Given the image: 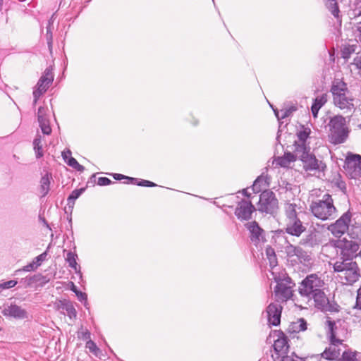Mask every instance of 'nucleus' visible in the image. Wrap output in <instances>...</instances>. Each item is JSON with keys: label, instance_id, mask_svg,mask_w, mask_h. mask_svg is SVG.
I'll return each mask as SVG.
<instances>
[{"label": "nucleus", "instance_id": "1", "mask_svg": "<svg viewBox=\"0 0 361 361\" xmlns=\"http://www.w3.org/2000/svg\"><path fill=\"white\" fill-rule=\"evenodd\" d=\"M330 92L333 96L334 105L344 112H350L355 110V99L350 94L347 84L342 80L333 81Z\"/></svg>", "mask_w": 361, "mask_h": 361}, {"label": "nucleus", "instance_id": "2", "mask_svg": "<svg viewBox=\"0 0 361 361\" xmlns=\"http://www.w3.org/2000/svg\"><path fill=\"white\" fill-rule=\"evenodd\" d=\"M329 140L333 145L344 143L348 138L350 130L346 124L345 118L341 115H336L329 122Z\"/></svg>", "mask_w": 361, "mask_h": 361}, {"label": "nucleus", "instance_id": "3", "mask_svg": "<svg viewBox=\"0 0 361 361\" xmlns=\"http://www.w3.org/2000/svg\"><path fill=\"white\" fill-rule=\"evenodd\" d=\"M310 210L316 218L322 221L333 219L336 216L337 209L329 194H325L322 200L312 201Z\"/></svg>", "mask_w": 361, "mask_h": 361}, {"label": "nucleus", "instance_id": "4", "mask_svg": "<svg viewBox=\"0 0 361 361\" xmlns=\"http://www.w3.org/2000/svg\"><path fill=\"white\" fill-rule=\"evenodd\" d=\"M334 272L338 273V277L344 281L343 283L352 285L360 277V269L355 262H345L336 260L333 264Z\"/></svg>", "mask_w": 361, "mask_h": 361}, {"label": "nucleus", "instance_id": "5", "mask_svg": "<svg viewBox=\"0 0 361 361\" xmlns=\"http://www.w3.org/2000/svg\"><path fill=\"white\" fill-rule=\"evenodd\" d=\"M276 286L274 288V298L277 302H286L293 296V288L295 283L289 276L275 278Z\"/></svg>", "mask_w": 361, "mask_h": 361}, {"label": "nucleus", "instance_id": "6", "mask_svg": "<svg viewBox=\"0 0 361 361\" xmlns=\"http://www.w3.org/2000/svg\"><path fill=\"white\" fill-rule=\"evenodd\" d=\"M335 247L337 249V253L339 257L336 260H345V262H353V258L356 257L359 250V244L353 240H348L345 238L338 240L335 243Z\"/></svg>", "mask_w": 361, "mask_h": 361}, {"label": "nucleus", "instance_id": "7", "mask_svg": "<svg viewBox=\"0 0 361 361\" xmlns=\"http://www.w3.org/2000/svg\"><path fill=\"white\" fill-rule=\"evenodd\" d=\"M324 283L316 274L307 275L300 283L298 291L300 295L310 298L322 290Z\"/></svg>", "mask_w": 361, "mask_h": 361}, {"label": "nucleus", "instance_id": "8", "mask_svg": "<svg viewBox=\"0 0 361 361\" xmlns=\"http://www.w3.org/2000/svg\"><path fill=\"white\" fill-rule=\"evenodd\" d=\"M279 209V202L276 195L271 190H264L259 195L258 211L274 215Z\"/></svg>", "mask_w": 361, "mask_h": 361}, {"label": "nucleus", "instance_id": "9", "mask_svg": "<svg viewBox=\"0 0 361 361\" xmlns=\"http://www.w3.org/2000/svg\"><path fill=\"white\" fill-rule=\"evenodd\" d=\"M53 80V68L51 66H49L44 70L35 87L32 93L34 97L33 105H35L39 97L47 92Z\"/></svg>", "mask_w": 361, "mask_h": 361}, {"label": "nucleus", "instance_id": "10", "mask_svg": "<svg viewBox=\"0 0 361 361\" xmlns=\"http://www.w3.org/2000/svg\"><path fill=\"white\" fill-rule=\"evenodd\" d=\"M310 298L314 299L315 307L322 312H338L339 311V305L334 300H330L322 290L316 292Z\"/></svg>", "mask_w": 361, "mask_h": 361}, {"label": "nucleus", "instance_id": "11", "mask_svg": "<svg viewBox=\"0 0 361 361\" xmlns=\"http://www.w3.org/2000/svg\"><path fill=\"white\" fill-rule=\"evenodd\" d=\"M351 217V212L349 210L347 211L334 224H330L328 226V230L331 231L334 236L340 238L348 230Z\"/></svg>", "mask_w": 361, "mask_h": 361}, {"label": "nucleus", "instance_id": "12", "mask_svg": "<svg viewBox=\"0 0 361 361\" xmlns=\"http://www.w3.org/2000/svg\"><path fill=\"white\" fill-rule=\"evenodd\" d=\"M256 210L249 200H242L235 209V215L241 221H247L252 218V214Z\"/></svg>", "mask_w": 361, "mask_h": 361}, {"label": "nucleus", "instance_id": "13", "mask_svg": "<svg viewBox=\"0 0 361 361\" xmlns=\"http://www.w3.org/2000/svg\"><path fill=\"white\" fill-rule=\"evenodd\" d=\"M245 227L249 231L251 242L256 246L264 243L265 240L264 231L260 228L258 223L255 221L247 223Z\"/></svg>", "mask_w": 361, "mask_h": 361}, {"label": "nucleus", "instance_id": "14", "mask_svg": "<svg viewBox=\"0 0 361 361\" xmlns=\"http://www.w3.org/2000/svg\"><path fill=\"white\" fill-rule=\"evenodd\" d=\"M303 164V169L306 171H324L326 168L325 164L322 161L319 163L315 156L310 152L300 159Z\"/></svg>", "mask_w": 361, "mask_h": 361}, {"label": "nucleus", "instance_id": "15", "mask_svg": "<svg viewBox=\"0 0 361 361\" xmlns=\"http://www.w3.org/2000/svg\"><path fill=\"white\" fill-rule=\"evenodd\" d=\"M2 314L6 317H12L17 319H23L27 318V311L16 304L4 305Z\"/></svg>", "mask_w": 361, "mask_h": 361}, {"label": "nucleus", "instance_id": "16", "mask_svg": "<svg viewBox=\"0 0 361 361\" xmlns=\"http://www.w3.org/2000/svg\"><path fill=\"white\" fill-rule=\"evenodd\" d=\"M348 168L351 170L352 178L361 177V155L350 154L346 157Z\"/></svg>", "mask_w": 361, "mask_h": 361}, {"label": "nucleus", "instance_id": "17", "mask_svg": "<svg viewBox=\"0 0 361 361\" xmlns=\"http://www.w3.org/2000/svg\"><path fill=\"white\" fill-rule=\"evenodd\" d=\"M282 307L277 303H271L267 308L268 322L269 324L278 326L281 322Z\"/></svg>", "mask_w": 361, "mask_h": 361}, {"label": "nucleus", "instance_id": "18", "mask_svg": "<svg viewBox=\"0 0 361 361\" xmlns=\"http://www.w3.org/2000/svg\"><path fill=\"white\" fill-rule=\"evenodd\" d=\"M306 230L299 218L287 220L286 232L291 235L299 237Z\"/></svg>", "mask_w": 361, "mask_h": 361}, {"label": "nucleus", "instance_id": "19", "mask_svg": "<svg viewBox=\"0 0 361 361\" xmlns=\"http://www.w3.org/2000/svg\"><path fill=\"white\" fill-rule=\"evenodd\" d=\"M278 338L274 341V349L276 353L281 355L286 354L288 351L289 345L288 338L282 331H275Z\"/></svg>", "mask_w": 361, "mask_h": 361}, {"label": "nucleus", "instance_id": "20", "mask_svg": "<svg viewBox=\"0 0 361 361\" xmlns=\"http://www.w3.org/2000/svg\"><path fill=\"white\" fill-rule=\"evenodd\" d=\"M342 343H330V345L324 350L321 356L327 360H336L340 358L341 349L338 348L339 345Z\"/></svg>", "mask_w": 361, "mask_h": 361}, {"label": "nucleus", "instance_id": "21", "mask_svg": "<svg viewBox=\"0 0 361 361\" xmlns=\"http://www.w3.org/2000/svg\"><path fill=\"white\" fill-rule=\"evenodd\" d=\"M320 240L319 239V234L314 229L310 231L305 236L300 240V245L306 247H313L319 245Z\"/></svg>", "mask_w": 361, "mask_h": 361}, {"label": "nucleus", "instance_id": "22", "mask_svg": "<svg viewBox=\"0 0 361 361\" xmlns=\"http://www.w3.org/2000/svg\"><path fill=\"white\" fill-rule=\"evenodd\" d=\"M326 323L328 326V335L329 336L330 343H343V340L336 338V330L337 326L336 322L328 317Z\"/></svg>", "mask_w": 361, "mask_h": 361}, {"label": "nucleus", "instance_id": "23", "mask_svg": "<svg viewBox=\"0 0 361 361\" xmlns=\"http://www.w3.org/2000/svg\"><path fill=\"white\" fill-rule=\"evenodd\" d=\"M294 146V155L295 156V159L298 158L300 159L302 157H305L308 153H310V147H307L306 143L295 141Z\"/></svg>", "mask_w": 361, "mask_h": 361}, {"label": "nucleus", "instance_id": "24", "mask_svg": "<svg viewBox=\"0 0 361 361\" xmlns=\"http://www.w3.org/2000/svg\"><path fill=\"white\" fill-rule=\"evenodd\" d=\"M296 160L295 156L291 152H285L283 156L279 157L276 159V163L281 167H288L290 163Z\"/></svg>", "mask_w": 361, "mask_h": 361}, {"label": "nucleus", "instance_id": "25", "mask_svg": "<svg viewBox=\"0 0 361 361\" xmlns=\"http://www.w3.org/2000/svg\"><path fill=\"white\" fill-rule=\"evenodd\" d=\"M307 329V322L304 318L298 319L297 321L291 322L288 327L290 332L304 331Z\"/></svg>", "mask_w": 361, "mask_h": 361}, {"label": "nucleus", "instance_id": "26", "mask_svg": "<svg viewBox=\"0 0 361 361\" xmlns=\"http://www.w3.org/2000/svg\"><path fill=\"white\" fill-rule=\"evenodd\" d=\"M273 110L278 120H282L290 116L293 112L297 110V107L294 105H290L288 107L283 108L280 111L274 109Z\"/></svg>", "mask_w": 361, "mask_h": 361}, {"label": "nucleus", "instance_id": "27", "mask_svg": "<svg viewBox=\"0 0 361 361\" xmlns=\"http://www.w3.org/2000/svg\"><path fill=\"white\" fill-rule=\"evenodd\" d=\"M78 255L75 253L72 252L71 251L68 252L66 260L68 263L70 267L73 268L75 273L79 274L81 276L82 274L80 271V267L78 264L76 262V258Z\"/></svg>", "mask_w": 361, "mask_h": 361}, {"label": "nucleus", "instance_id": "28", "mask_svg": "<svg viewBox=\"0 0 361 361\" xmlns=\"http://www.w3.org/2000/svg\"><path fill=\"white\" fill-rule=\"evenodd\" d=\"M351 71H354L360 78H361V54H357L353 61L350 63Z\"/></svg>", "mask_w": 361, "mask_h": 361}, {"label": "nucleus", "instance_id": "29", "mask_svg": "<svg viewBox=\"0 0 361 361\" xmlns=\"http://www.w3.org/2000/svg\"><path fill=\"white\" fill-rule=\"evenodd\" d=\"M311 133V130L308 127H305V126H301L300 130H299L297 133L298 142L306 143L307 138L310 137Z\"/></svg>", "mask_w": 361, "mask_h": 361}, {"label": "nucleus", "instance_id": "30", "mask_svg": "<svg viewBox=\"0 0 361 361\" xmlns=\"http://www.w3.org/2000/svg\"><path fill=\"white\" fill-rule=\"evenodd\" d=\"M85 188H82L72 191L67 198L69 207H73L75 200L85 192Z\"/></svg>", "mask_w": 361, "mask_h": 361}, {"label": "nucleus", "instance_id": "31", "mask_svg": "<svg viewBox=\"0 0 361 361\" xmlns=\"http://www.w3.org/2000/svg\"><path fill=\"white\" fill-rule=\"evenodd\" d=\"M357 355V353L356 351H352L351 350H345L338 359V361H360Z\"/></svg>", "mask_w": 361, "mask_h": 361}, {"label": "nucleus", "instance_id": "32", "mask_svg": "<svg viewBox=\"0 0 361 361\" xmlns=\"http://www.w3.org/2000/svg\"><path fill=\"white\" fill-rule=\"evenodd\" d=\"M265 252H266V255H267V259L269 262V266L271 268H274V267H276L277 265V263H278L277 257H276L274 250L271 247L269 246L266 248Z\"/></svg>", "mask_w": 361, "mask_h": 361}, {"label": "nucleus", "instance_id": "33", "mask_svg": "<svg viewBox=\"0 0 361 361\" xmlns=\"http://www.w3.org/2000/svg\"><path fill=\"white\" fill-rule=\"evenodd\" d=\"M38 122L43 134L47 135H50L51 133V128L49 125V121L46 117L39 116Z\"/></svg>", "mask_w": 361, "mask_h": 361}, {"label": "nucleus", "instance_id": "34", "mask_svg": "<svg viewBox=\"0 0 361 361\" xmlns=\"http://www.w3.org/2000/svg\"><path fill=\"white\" fill-rule=\"evenodd\" d=\"M52 18H53V16L48 22V25L47 26V32H46L47 43L48 48L50 51H51L52 47H53V35H52V31H51V29L53 27V22L51 21Z\"/></svg>", "mask_w": 361, "mask_h": 361}, {"label": "nucleus", "instance_id": "35", "mask_svg": "<svg viewBox=\"0 0 361 361\" xmlns=\"http://www.w3.org/2000/svg\"><path fill=\"white\" fill-rule=\"evenodd\" d=\"M285 212L288 220L298 218L295 204L287 203L285 207Z\"/></svg>", "mask_w": 361, "mask_h": 361}, {"label": "nucleus", "instance_id": "36", "mask_svg": "<svg viewBox=\"0 0 361 361\" xmlns=\"http://www.w3.org/2000/svg\"><path fill=\"white\" fill-rule=\"evenodd\" d=\"M41 143H42L41 136L37 135L33 141L34 150L35 152L36 157L37 159L43 157L42 145Z\"/></svg>", "mask_w": 361, "mask_h": 361}, {"label": "nucleus", "instance_id": "37", "mask_svg": "<svg viewBox=\"0 0 361 361\" xmlns=\"http://www.w3.org/2000/svg\"><path fill=\"white\" fill-rule=\"evenodd\" d=\"M42 196L47 195L49 190L50 179L48 174L43 176L40 180Z\"/></svg>", "mask_w": 361, "mask_h": 361}, {"label": "nucleus", "instance_id": "38", "mask_svg": "<svg viewBox=\"0 0 361 361\" xmlns=\"http://www.w3.org/2000/svg\"><path fill=\"white\" fill-rule=\"evenodd\" d=\"M71 290L75 293L76 296L78 297V299L80 302H83L85 306H87V294L85 293H82V292L78 290L77 287L73 282H71Z\"/></svg>", "mask_w": 361, "mask_h": 361}, {"label": "nucleus", "instance_id": "39", "mask_svg": "<svg viewBox=\"0 0 361 361\" xmlns=\"http://www.w3.org/2000/svg\"><path fill=\"white\" fill-rule=\"evenodd\" d=\"M328 100L327 94L324 93L322 95L317 96L313 102L312 106L317 107V109H320Z\"/></svg>", "mask_w": 361, "mask_h": 361}, {"label": "nucleus", "instance_id": "40", "mask_svg": "<svg viewBox=\"0 0 361 361\" xmlns=\"http://www.w3.org/2000/svg\"><path fill=\"white\" fill-rule=\"evenodd\" d=\"M350 237L356 240L358 244H361V225L354 226L350 233Z\"/></svg>", "mask_w": 361, "mask_h": 361}, {"label": "nucleus", "instance_id": "41", "mask_svg": "<svg viewBox=\"0 0 361 361\" xmlns=\"http://www.w3.org/2000/svg\"><path fill=\"white\" fill-rule=\"evenodd\" d=\"M69 166L72 167L73 169H75L78 171L82 172L85 170V167L82 165H80L78 161L72 157H70L68 160L66 162Z\"/></svg>", "mask_w": 361, "mask_h": 361}, {"label": "nucleus", "instance_id": "42", "mask_svg": "<svg viewBox=\"0 0 361 361\" xmlns=\"http://www.w3.org/2000/svg\"><path fill=\"white\" fill-rule=\"evenodd\" d=\"M266 178L267 177H264L262 175H261L256 178V180L253 183V185H252V188L254 192H259L261 190V183L263 181H265Z\"/></svg>", "mask_w": 361, "mask_h": 361}, {"label": "nucleus", "instance_id": "43", "mask_svg": "<svg viewBox=\"0 0 361 361\" xmlns=\"http://www.w3.org/2000/svg\"><path fill=\"white\" fill-rule=\"evenodd\" d=\"M328 8L329 9V11H331V14L335 17V18H338V14H339V8H338V4L336 3V1L335 0H332L329 2V5L328 6Z\"/></svg>", "mask_w": 361, "mask_h": 361}, {"label": "nucleus", "instance_id": "44", "mask_svg": "<svg viewBox=\"0 0 361 361\" xmlns=\"http://www.w3.org/2000/svg\"><path fill=\"white\" fill-rule=\"evenodd\" d=\"M298 247V246H294L288 243V245L285 247V252L288 257H293L295 255Z\"/></svg>", "mask_w": 361, "mask_h": 361}, {"label": "nucleus", "instance_id": "45", "mask_svg": "<svg viewBox=\"0 0 361 361\" xmlns=\"http://www.w3.org/2000/svg\"><path fill=\"white\" fill-rule=\"evenodd\" d=\"M111 176L116 180H121L122 179H127L132 184H135V182L137 181L136 178L128 177V176H124L123 174H120V173H112Z\"/></svg>", "mask_w": 361, "mask_h": 361}, {"label": "nucleus", "instance_id": "46", "mask_svg": "<svg viewBox=\"0 0 361 361\" xmlns=\"http://www.w3.org/2000/svg\"><path fill=\"white\" fill-rule=\"evenodd\" d=\"M86 348H88L90 351L94 353L95 355H97L98 352H99V348L97 346L96 343L92 340L87 341Z\"/></svg>", "mask_w": 361, "mask_h": 361}, {"label": "nucleus", "instance_id": "47", "mask_svg": "<svg viewBox=\"0 0 361 361\" xmlns=\"http://www.w3.org/2000/svg\"><path fill=\"white\" fill-rule=\"evenodd\" d=\"M42 277V276L41 274H36V275L27 276L25 279V280L28 286H31L34 283L38 282L41 279Z\"/></svg>", "mask_w": 361, "mask_h": 361}, {"label": "nucleus", "instance_id": "48", "mask_svg": "<svg viewBox=\"0 0 361 361\" xmlns=\"http://www.w3.org/2000/svg\"><path fill=\"white\" fill-rule=\"evenodd\" d=\"M295 256H297L299 259L309 260V256L307 255V252L300 247H298Z\"/></svg>", "mask_w": 361, "mask_h": 361}, {"label": "nucleus", "instance_id": "49", "mask_svg": "<svg viewBox=\"0 0 361 361\" xmlns=\"http://www.w3.org/2000/svg\"><path fill=\"white\" fill-rule=\"evenodd\" d=\"M135 185L142 187H155L157 186V184H155L153 182H151L149 180H141L140 181H138L137 179V181L135 182Z\"/></svg>", "mask_w": 361, "mask_h": 361}, {"label": "nucleus", "instance_id": "50", "mask_svg": "<svg viewBox=\"0 0 361 361\" xmlns=\"http://www.w3.org/2000/svg\"><path fill=\"white\" fill-rule=\"evenodd\" d=\"M37 268V267L36 266L35 262H32V263H30V264L24 266L23 267V269L17 270L16 272H19L21 271H30L35 270Z\"/></svg>", "mask_w": 361, "mask_h": 361}, {"label": "nucleus", "instance_id": "51", "mask_svg": "<svg viewBox=\"0 0 361 361\" xmlns=\"http://www.w3.org/2000/svg\"><path fill=\"white\" fill-rule=\"evenodd\" d=\"M17 281L16 280H10L4 283H1V285L3 289H8L14 287L17 284Z\"/></svg>", "mask_w": 361, "mask_h": 361}, {"label": "nucleus", "instance_id": "52", "mask_svg": "<svg viewBox=\"0 0 361 361\" xmlns=\"http://www.w3.org/2000/svg\"><path fill=\"white\" fill-rule=\"evenodd\" d=\"M112 181L106 177H100L98 178L97 184L100 186L109 185Z\"/></svg>", "mask_w": 361, "mask_h": 361}, {"label": "nucleus", "instance_id": "53", "mask_svg": "<svg viewBox=\"0 0 361 361\" xmlns=\"http://www.w3.org/2000/svg\"><path fill=\"white\" fill-rule=\"evenodd\" d=\"M46 257H47V252H43V253L40 254L39 255H38L37 257H36L33 262H35L36 266L38 267L41 264L42 262L45 260Z\"/></svg>", "mask_w": 361, "mask_h": 361}, {"label": "nucleus", "instance_id": "54", "mask_svg": "<svg viewBox=\"0 0 361 361\" xmlns=\"http://www.w3.org/2000/svg\"><path fill=\"white\" fill-rule=\"evenodd\" d=\"M353 51H354V50L350 47L345 48L342 51V57L345 60L348 59Z\"/></svg>", "mask_w": 361, "mask_h": 361}, {"label": "nucleus", "instance_id": "55", "mask_svg": "<svg viewBox=\"0 0 361 361\" xmlns=\"http://www.w3.org/2000/svg\"><path fill=\"white\" fill-rule=\"evenodd\" d=\"M79 334H81V336H79V337L82 340L87 341L91 340V334L87 329H85L84 331L79 332Z\"/></svg>", "mask_w": 361, "mask_h": 361}, {"label": "nucleus", "instance_id": "56", "mask_svg": "<svg viewBox=\"0 0 361 361\" xmlns=\"http://www.w3.org/2000/svg\"><path fill=\"white\" fill-rule=\"evenodd\" d=\"M356 306L357 307V308L361 310V285L357 290Z\"/></svg>", "mask_w": 361, "mask_h": 361}, {"label": "nucleus", "instance_id": "57", "mask_svg": "<svg viewBox=\"0 0 361 361\" xmlns=\"http://www.w3.org/2000/svg\"><path fill=\"white\" fill-rule=\"evenodd\" d=\"M71 151L69 149H67L66 150H64L61 153V156L63 157V159L66 162L68 159L71 157Z\"/></svg>", "mask_w": 361, "mask_h": 361}, {"label": "nucleus", "instance_id": "58", "mask_svg": "<svg viewBox=\"0 0 361 361\" xmlns=\"http://www.w3.org/2000/svg\"><path fill=\"white\" fill-rule=\"evenodd\" d=\"M66 310L70 316H71V314H73L74 316L76 315L75 309L73 307L72 305H67Z\"/></svg>", "mask_w": 361, "mask_h": 361}, {"label": "nucleus", "instance_id": "59", "mask_svg": "<svg viewBox=\"0 0 361 361\" xmlns=\"http://www.w3.org/2000/svg\"><path fill=\"white\" fill-rule=\"evenodd\" d=\"M355 11H357V16H361V0H356Z\"/></svg>", "mask_w": 361, "mask_h": 361}, {"label": "nucleus", "instance_id": "60", "mask_svg": "<svg viewBox=\"0 0 361 361\" xmlns=\"http://www.w3.org/2000/svg\"><path fill=\"white\" fill-rule=\"evenodd\" d=\"M337 187L342 190L343 192H345L346 190V185L344 181L340 180L336 183Z\"/></svg>", "mask_w": 361, "mask_h": 361}, {"label": "nucleus", "instance_id": "61", "mask_svg": "<svg viewBox=\"0 0 361 361\" xmlns=\"http://www.w3.org/2000/svg\"><path fill=\"white\" fill-rule=\"evenodd\" d=\"M355 27L356 30L359 32V38H360V43H361V20L359 22H357L355 24Z\"/></svg>", "mask_w": 361, "mask_h": 361}, {"label": "nucleus", "instance_id": "62", "mask_svg": "<svg viewBox=\"0 0 361 361\" xmlns=\"http://www.w3.org/2000/svg\"><path fill=\"white\" fill-rule=\"evenodd\" d=\"M39 116L41 117H46L44 116V107L42 106H39L38 108V111H37V119L39 118Z\"/></svg>", "mask_w": 361, "mask_h": 361}, {"label": "nucleus", "instance_id": "63", "mask_svg": "<svg viewBox=\"0 0 361 361\" xmlns=\"http://www.w3.org/2000/svg\"><path fill=\"white\" fill-rule=\"evenodd\" d=\"M311 111H312V116H313L314 118H317V117L318 112H319V109H317V107L314 106H312H312H311Z\"/></svg>", "mask_w": 361, "mask_h": 361}, {"label": "nucleus", "instance_id": "64", "mask_svg": "<svg viewBox=\"0 0 361 361\" xmlns=\"http://www.w3.org/2000/svg\"><path fill=\"white\" fill-rule=\"evenodd\" d=\"M281 361H294L293 358L288 355H283Z\"/></svg>", "mask_w": 361, "mask_h": 361}]
</instances>
